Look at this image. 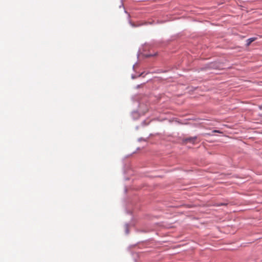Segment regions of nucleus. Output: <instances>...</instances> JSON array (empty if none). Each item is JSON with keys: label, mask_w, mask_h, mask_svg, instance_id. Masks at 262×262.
I'll return each instance as SVG.
<instances>
[{"label": "nucleus", "mask_w": 262, "mask_h": 262, "mask_svg": "<svg viewBox=\"0 0 262 262\" xmlns=\"http://www.w3.org/2000/svg\"><path fill=\"white\" fill-rule=\"evenodd\" d=\"M213 132L214 133H217V132L218 133L219 132L218 130H213Z\"/></svg>", "instance_id": "7ed1b4c3"}, {"label": "nucleus", "mask_w": 262, "mask_h": 262, "mask_svg": "<svg viewBox=\"0 0 262 262\" xmlns=\"http://www.w3.org/2000/svg\"><path fill=\"white\" fill-rule=\"evenodd\" d=\"M256 38L252 37L247 40V46H249L253 41L256 40Z\"/></svg>", "instance_id": "f03ea898"}, {"label": "nucleus", "mask_w": 262, "mask_h": 262, "mask_svg": "<svg viewBox=\"0 0 262 262\" xmlns=\"http://www.w3.org/2000/svg\"><path fill=\"white\" fill-rule=\"evenodd\" d=\"M196 137H189L187 138H185L183 140V142L187 143H191L192 144H194L195 142V141L196 140Z\"/></svg>", "instance_id": "f257e3e1"}]
</instances>
